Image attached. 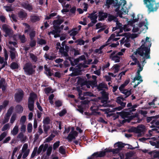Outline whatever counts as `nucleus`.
Returning a JSON list of instances; mask_svg holds the SVG:
<instances>
[{
    "instance_id": "10",
    "label": "nucleus",
    "mask_w": 159,
    "mask_h": 159,
    "mask_svg": "<svg viewBox=\"0 0 159 159\" xmlns=\"http://www.w3.org/2000/svg\"><path fill=\"white\" fill-rule=\"evenodd\" d=\"M132 129L134 132L138 134L139 136L143 134L146 130L145 126L142 125H140L136 127H133Z\"/></svg>"
},
{
    "instance_id": "63",
    "label": "nucleus",
    "mask_w": 159,
    "mask_h": 159,
    "mask_svg": "<svg viewBox=\"0 0 159 159\" xmlns=\"http://www.w3.org/2000/svg\"><path fill=\"white\" fill-rule=\"evenodd\" d=\"M16 115H13L12 116L10 120V123L11 124L13 123L16 119Z\"/></svg>"
},
{
    "instance_id": "17",
    "label": "nucleus",
    "mask_w": 159,
    "mask_h": 159,
    "mask_svg": "<svg viewBox=\"0 0 159 159\" xmlns=\"http://www.w3.org/2000/svg\"><path fill=\"white\" fill-rule=\"evenodd\" d=\"M56 48L57 49H59V52L61 53L62 55L65 57L66 58L68 57V54L66 52H64V49L63 48H62L60 45V43L58 42L56 45Z\"/></svg>"
},
{
    "instance_id": "15",
    "label": "nucleus",
    "mask_w": 159,
    "mask_h": 159,
    "mask_svg": "<svg viewBox=\"0 0 159 159\" xmlns=\"http://www.w3.org/2000/svg\"><path fill=\"white\" fill-rule=\"evenodd\" d=\"M85 59V57L84 55L80 56L79 58L75 59L73 62L72 59L71 58H69L68 60L72 66H74L76 65L77 63L80 61H82L84 60Z\"/></svg>"
},
{
    "instance_id": "24",
    "label": "nucleus",
    "mask_w": 159,
    "mask_h": 159,
    "mask_svg": "<svg viewBox=\"0 0 159 159\" xmlns=\"http://www.w3.org/2000/svg\"><path fill=\"white\" fill-rule=\"evenodd\" d=\"M96 29L100 28V29L98 31V32H100L103 30L106 27V25L101 23L97 24L96 25Z\"/></svg>"
},
{
    "instance_id": "57",
    "label": "nucleus",
    "mask_w": 159,
    "mask_h": 159,
    "mask_svg": "<svg viewBox=\"0 0 159 159\" xmlns=\"http://www.w3.org/2000/svg\"><path fill=\"white\" fill-rule=\"evenodd\" d=\"M35 32L33 30L30 31L29 34L30 39H33V38L35 36Z\"/></svg>"
},
{
    "instance_id": "1",
    "label": "nucleus",
    "mask_w": 159,
    "mask_h": 159,
    "mask_svg": "<svg viewBox=\"0 0 159 159\" xmlns=\"http://www.w3.org/2000/svg\"><path fill=\"white\" fill-rule=\"evenodd\" d=\"M149 38L147 37L145 41L143 40L141 42V46L138 48L135 52V54H139L141 56V58L140 59V62L136 61V62H131L130 63L131 65L137 64L139 67L136 75L132 81V82L134 83L135 84L134 86V88H136L139 84L142 82L143 80L140 75V72L142 70L144 65L146 63L145 61L146 59L150 58V48L151 46V43L149 41Z\"/></svg>"
},
{
    "instance_id": "48",
    "label": "nucleus",
    "mask_w": 159,
    "mask_h": 159,
    "mask_svg": "<svg viewBox=\"0 0 159 159\" xmlns=\"http://www.w3.org/2000/svg\"><path fill=\"white\" fill-rule=\"evenodd\" d=\"M78 33V32L77 31H76L73 29L72 30L69 32L70 35L71 36H75Z\"/></svg>"
},
{
    "instance_id": "34",
    "label": "nucleus",
    "mask_w": 159,
    "mask_h": 159,
    "mask_svg": "<svg viewBox=\"0 0 159 159\" xmlns=\"http://www.w3.org/2000/svg\"><path fill=\"white\" fill-rule=\"evenodd\" d=\"M107 44H106L105 45H104L101 46L100 48L98 49H97L95 50L94 52L95 53H96L98 54H101L102 52V49L104 47L106 46L107 45Z\"/></svg>"
},
{
    "instance_id": "55",
    "label": "nucleus",
    "mask_w": 159,
    "mask_h": 159,
    "mask_svg": "<svg viewBox=\"0 0 159 159\" xmlns=\"http://www.w3.org/2000/svg\"><path fill=\"white\" fill-rule=\"evenodd\" d=\"M49 127L47 125H43V129L45 133L47 134L48 133V131L49 130Z\"/></svg>"
},
{
    "instance_id": "49",
    "label": "nucleus",
    "mask_w": 159,
    "mask_h": 159,
    "mask_svg": "<svg viewBox=\"0 0 159 159\" xmlns=\"http://www.w3.org/2000/svg\"><path fill=\"white\" fill-rule=\"evenodd\" d=\"M60 142L59 141H57L53 144V149L55 150L60 145Z\"/></svg>"
},
{
    "instance_id": "30",
    "label": "nucleus",
    "mask_w": 159,
    "mask_h": 159,
    "mask_svg": "<svg viewBox=\"0 0 159 159\" xmlns=\"http://www.w3.org/2000/svg\"><path fill=\"white\" fill-rule=\"evenodd\" d=\"M44 57L46 60L48 59L49 60H53L56 58V56L53 55H50L47 54H45L44 56Z\"/></svg>"
},
{
    "instance_id": "53",
    "label": "nucleus",
    "mask_w": 159,
    "mask_h": 159,
    "mask_svg": "<svg viewBox=\"0 0 159 159\" xmlns=\"http://www.w3.org/2000/svg\"><path fill=\"white\" fill-rule=\"evenodd\" d=\"M37 150L38 148L37 147L34 148L31 155V157L32 158L34 157L36 155L37 153Z\"/></svg>"
},
{
    "instance_id": "20",
    "label": "nucleus",
    "mask_w": 159,
    "mask_h": 159,
    "mask_svg": "<svg viewBox=\"0 0 159 159\" xmlns=\"http://www.w3.org/2000/svg\"><path fill=\"white\" fill-rule=\"evenodd\" d=\"M108 20L109 21L114 20L116 22V24L118 26V27H120L121 26V24L118 21L115 17L113 16L110 15L109 16Z\"/></svg>"
},
{
    "instance_id": "46",
    "label": "nucleus",
    "mask_w": 159,
    "mask_h": 159,
    "mask_svg": "<svg viewBox=\"0 0 159 159\" xmlns=\"http://www.w3.org/2000/svg\"><path fill=\"white\" fill-rule=\"evenodd\" d=\"M31 20L33 22H35L39 20V17L35 16H32L31 17Z\"/></svg>"
},
{
    "instance_id": "19",
    "label": "nucleus",
    "mask_w": 159,
    "mask_h": 159,
    "mask_svg": "<svg viewBox=\"0 0 159 159\" xmlns=\"http://www.w3.org/2000/svg\"><path fill=\"white\" fill-rule=\"evenodd\" d=\"M15 97L17 101H20L23 97V91L21 89L18 90V93H16Z\"/></svg>"
},
{
    "instance_id": "4",
    "label": "nucleus",
    "mask_w": 159,
    "mask_h": 159,
    "mask_svg": "<svg viewBox=\"0 0 159 159\" xmlns=\"http://www.w3.org/2000/svg\"><path fill=\"white\" fill-rule=\"evenodd\" d=\"M126 144H123L120 142H119L115 143L114 145L115 149H112L110 148L105 149L103 151H100L94 153L90 157H88V159H92L94 157H101L104 156L106 152H112L114 154H117L119 153V151L121 148L123 147ZM129 146L128 148L134 149L135 148L132 147L131 145L127 144Z\"/></svg>"
},
{
    "instance_id": "38",
    "label": "nucleus",
    "mask_w": 159,
    "mask_h": 159,
    "mask_svg": "<svg viewBox=\"0 0 159 159\" xmlns=\"http://www.w3.org/2000/svg\"><path fill=\"white\" fill-rule=\"evenodd\" d=\"M26 16V13L22 11H21L18 13V16L20 18H25Z\"/></svg>"
},
{
    "instance_id": "62",
    "label": "nucleus",
    "mask_w": 159,
    "mask_h": 159,
    "mask_svg": "<svg viewBox=\"0 0 159 159\" xmlns=\"http://www.w3.org/2000/svg\"><path fill=\"white\" fill-rule=\"evenodd\" d=\"M20 146H18L17 147H16L15 148H14L12 154L13 156H14L15 154V153L18 151L20 149Z\"/></svg>"
},
{
    "instance_id": "26",
    "label": "nucleus",
    "mask_w": 159,
    "mask_h": 159,
    "mask_svg": "<svg viewBox=\"0 0 159 159\" xmlns=\"http://www.w3.org/2000/svg\"><path fill=\"white\" fill-rule=\"evenodd\" d=\"M63 22V20L62 19H59L56 20H54L53 23L54 27L55 29L57 28Z\"/></svg>"
},
{
    "instance_id": "8",
    "label": "nucleus",
    "mask_w": 159,
    "mask_h": 159,
    "mask_svg": "<svg viewBox=\"0 0 159 159\" xmlns=\"http://www.w3.org/2000/svg\"><path fill=\"white\" fill-rule=\"evenodd\" d=\"M134 14L133 15V20L129 21L128 22V24L125 25L124 26L123 28V30L125 31H128L130 30L131 29V27H132V25L134 23V22L139 20H141V18H143V16L142 15H139L138 16V19H134Z\"/></svg>"
},
{
    "instance_id": "50",
    "label": "nucleus",
    "mask_w": 159,
    "mask_h": 159,
    "mask_svg": "<svg viewBox=\"0 0 159 159\" xmlns=\"http://www.w3.org/2000/svg\"><path fill=\"white\" fill-rule=\"evenodd\" d=\"M59 152L62 154H65V148L62 146H61L60 147L59 149Z\"/></svg>"
},
{
    "instance_id": "7",
    "label": "nucleus",
    "mask_w": 159,
    "mask_h": 159,
    "mask_svg": "<svg viewBox=\"0 0 159 159\" xmlns=\"http://www.w3.org/2000/svg\"><path fill=\"white\" fill-rule=\"evenodd\" d=\"M2 30L5 33L4 36L5 37L8 36L10 38H12L14 40H16V38L15 37V35H13V32L10 27L6 24H4L2 25Z\"/></svg>"
},
{
    "instance_id": "36",
    "label": "nucleus",
    "mask_w": 159,
    "mask_h": 159,
    "mask_svg": "<svg viewBox=\"0 0 159 159\" xmlns=\"http://www.w3.org/2000/svg\"><path fill=\"white\" fill-rule=\"evenodd\" d=\"M0 63L2 64V67L0 69V70L3 68L5 67V65L7 64L6 61H4L3 58L0 57Z\"/></svg>"
},
{
    "instance_id": "52",
    "label": "nucleus",
    "mask_w": 159,
    "mask_h": 159,
    "mask_svg": "<svg viewBox=\"0 0 159 159\" xmlns=\"http://www.w3.org/2000/svg\"><path fill=\"white\" fill-rule=\"evenodd\" d=\"M32 125L31 123H29L27 126V130L29 133H31L32 131Z\"/></svg>"
},
{
    "instance_id": "40",
    "label": "nucleus",
    "mask_w": 159,
    "mask_h": 159,
    "mask_svg": "<svg viewBox=\"0 0 159 159\" xmlns=\"http://www.w3.org/2000/svg\"><path fill=\"white\" fill-rule=\"evenodd\" d=\"M46 148H43V145H40L39 147L38 151H37V153L38 154H39L41 152L43 151V152H44L46 151Z\"/></svg>"
},
{
    "instance_id": "32",
    "label": "nucleus",
    "mask_w": 159,
    "mask_h": 159,
    "mask_svg": "<svg viewBox=\"0 0 159 159\" xmlns=\"http://www.w3.org/2000/svg\"><path fill=\"white\" fill-rule=\"evenodd\" d=\"M17 137L20 139V140L22 142L25 141L26 139V136H24L23 134L22 133H20L18 135Z\"/></svg>"
},
{
    "instance_id": "35",
    "label": "nucleus",
    "mask_w": 159,
    "mask_h": 159,
    "mask_svg": "<svg viewBox=\"0 0 159 159\" xmlns=\"http://www.w3.org/2000/svg\"><path fill=\"white\" fill-rule=\"evenodd\" d=\"M11 50L10 51L11 53V57L12 59H14L16 55V52L15 50V48H13L11 49Z\"/></svg>"
},
{
    "instance_id": "64",
    "label": "nucleus",
    "mask_w": 159,
    "mask_h": 159,
    "mask_svg": "<svg viewBox=\"0 0 159 159\" xmlns=\"http://www.w3.org/2000/svg\"><path fill=\"white\" fill-rule=\"evenodd\" d=\"M55 105L56 107H59L61 106L62 102L59 100H57L55 102Z\"/></svg>"
},
{
    "instance_id": "59",
    "label": "nucleus",
    "mask_w": 159,
    "mask_h": 159,
    "mask_svg": "<svg viewBox=\"0 0 159 159\" xmlns=\"http://www.w3.org/2000/svg\"><path fill=\"white\" fill-rule=\"evenodd\" d=\"M4 7L7 11H12L13 10L11 6H4Z\"/></svg>"
},
{
    "instance_id": "27",
    "label": "nucleus",
    "mask_w": 159,
    "mask_h": 159,
    "mask_svg": "<svg viewBox=\"0 0 159 159\" xmlns=\"http://www.w3.org/2000/svg\"><path fill=\"white\" fill-rule=\"evenodd\" d=\"M148 153L154 158L159 157V151L154 150L149 152Z\"/></svg>"
},
{
    "instance_id": "13",
    "label": "nucleus",
    "mask_w": 159,
    "mask_h": 159,
    "mask_svg": "<svg viewBox=\"0 0 159 159\" xmlns=\"http://www.w3.org/2000/svg\"><path fill=\"white\" fill-rule=\"evenodd\" d=\"M30 151V150L28 148V144L26 143L24 144L21 149V153L23 154L22 156L23 158H25L28 156Z\"/></svg>"
},
{
    "instance_id": "22",
    "label": "nucleus",
    "mask_w": 159,
    "mask_h": 159,
    "mask_svg": "<svg viewBox=\"0 0 159 159\" xmlns=\"http://www.w3.org/2000/svg\"><path fill=\"white\" fill-rule=\"evenodd\" d=\"M98 20H102L107 17V13H103L102 11H100L98 13Z\"/></svg>"
},
{
    "instance_id": "45",
    "label": "nucleus",
    "mask_w": 159,
    "mask_h": 159,
    "mask_svg": "<svg viewBox=\"0 0 159 159\" xmlns=\"http://www.w3.org/2000/svg\"><path fill=\"white\" fill-rule=\"evenodd\" d=\"M8 102L7 101H5L3 104L2 105L0 106V111L1 110L4 109L5 108V107L7 106V105L8 104Z\"/></svg>"
},
{
    "instance_id": "23",
    "label": "nucleus",
    "mask_w": 159,
    "mask_h": 159,
    "mask_svg": "<svg viewBox=\"0 0 159 159\" xmlns=\"http://www.w3.org/2000/svg\"><path fill=\"white\" fill-rule=\"evenodd\" d=\"M124 100V98L121 96H120L117 98L116 102L121 106L123 107H125L126 103L123 102Z\"/></svg>"
},
{
    "instance_id": "11",
    "label": "nucleus",
    "mask_w": 159,
    "mask_h": 159,
    "mask_svg": "<svg viewBox=\"0 0 159 159\" xmlns=\"http://www.w3.org/2000/svg\"><path fill=\"white\" fill-rule=\"evenodd\" d=\"M36 95L34 93L30 94V97L28 99V107L30 111H32L34 108V100L37 98Z\"/></svg>"
},
{
    "instance_id": "3",
    "label": "nucleus",
    "mask_w": 159,
    "mask_h": 159,
    "mask_svg": "<svg viewBox=\"0 0 159 159\" xmlns=\"http://www.w3.org/2000/svg\"><path fill=\"white\" fill-rule=\"evenodd\" d=\"M112 4L115 9L116 14L120 17H122V15H125L128 13L130 7L126 4L125 0H120L118 2V0H107L105 6L109 8V5Z\"/></svg>"
},
{
    "instance_id": "12",
    "label": "nucleus",
    "mask_w": 159,
    "mask_h": 159,
    "mask_svg": "<svg viewBox=\"0 0 159 159\" xmlns=\"http://www.w3.org/2000/svg\"><path fill=\"white\" fill-rule=\"evenodd\" d=\"M74 129V127H72L71 128V131L67 138V139L69 142H71L73 139H75L78 135L77 132Z\"/></svg>"
},
{
    "instance_id": "61",
    "label": "nucleus",
    "mask_w": 159,
    "mask_h": 159,
    "mask_svg": "<svg viewBox=\"0 0 159 159\" xmlns=\"http://www.w3.org/2000/svg\"><path fill=\"white\" fill-rule=\"evenodd\" d=\"M19 38L22 43H24L25 41V38L24 35L19 36Z\"/></svg>"
},
{
    "instance_id": "41",
    "label": "nucleus",
    "mask_w": 159,
    "mask_h": 159,
    "mask_svg": "<svg viewBox=\"0 0 159 159\" xmlns=\"http://www.w3.org/2000/svg\"><path fill=\"white\" fill-rule=\"evenodd\" d=\"M158 118H155L153 120V121L151 122V124H152L153 127H155L156 125H159V121L157 120L156 119Z\"/></svg>"
},
{
    "instance_id": "43",
    "label": "nucleus",
    "mask_w": 159,
    "mask_h": 159,
    "mask_svg": "<svg viewBox=\"0 0 159 159\" xmlns=\"http://www.w3.org/2000/svg\"><path fill=\"white\" fill-rule=\"evenodd\" d=\"M155 118H159V115H158L155 116L148 117L147 118V121L148 122H150L151 121V122L153 121V120H154Z\"/></svg>"
},
{
    "instance_id": "42",
    "label": "nucleus",
    "mask_w": 159,
    "mask_h": 159,
    "mask_svg": "<svg viewBox=\"0 0 159 159\" xmlns=\"http://www.w3.org/2000/svg\"><path fill=\"white\" fill-rule=\"evenodd\" d=\"M44 69L46 71V73L47 75L49 76H51L52 75V74L50 71L49 68H48L46 65L44 66Z\"/></svg>"
},
{
    "instance_id": "31",
    "label": "nucleus",
    "mask_w": 159,
    "mask_h": 159,
    "mask_svg": "<svg viewBox=\"0 0 159 159\" xmlns=\"http://www.w3.org/2000/svg\"><path fill=\"white\" fill-rule=\"evenodd\" d=\"M23 7L27 10L30 11L32 9L31 6L28 3H24L22 4Z\"/></svg>"
},
{
    "instance_id": "33",
    "label": "nucleus",
    "mask_w": 159,
    "mask_h": 159,
    "mask_svg": "<svg viewBox=\"0 0 159 159\" xmlns=\"http://www.w3.org/2000/svg\"><path fill=\"white\" fill-rule=\"evenodd\" d=\"M120 69V66L118 64H116L114 65L112 68L111 69L115 72L116 73Z\"/></svg>"
},
{
    "instance_id": "54",
    "label": "nucleus",
    "mask_w": 159,
    "mask_h": 159,
    "mask_svg": "<svg viewBox=\"0 0 159 159\" xmlns=\"http://www.w3.org/2000/svg\"><path fill=\"white\" fill-rule=\"evenodd\" d=\"M50 119L48 117H46L45 118L43 121L44 125H47L49 123Z\"/></svg>"
},
{
    "instance_id": "5",
    "label": "nucleus",
    "mask_w": 159,
    "mask_h": 159,
    "mask_svg": "<svg viewBox=\"0 0 159 159\" xmlns=\"http://www.w3.org/2000/svg\"><path fill=\"white\" fill-rule=\"evenodd\" d=\"M138 105H133L132 107L130 109H129V111L125 112L122 111L121 112H119V114H120V116H121L123 118H128L126 120H129V121L133 119V118L138 116V114L136 113L134 115L132 116L131 114L132 111H134L135 110L134 109L135 108L137 107Z\"/></svg>"
},
{
    "instance_id": "6",
    "label": "nucleus",
    "mask_w": 159,
    "mask_h": 159,
    "mask_svg": "<svg viewBox=\"0 0 159 159\" xmlns=\"http://www.w3.org/2000/svg\"><path fill=\"white\" fill-rule=\"evenodd\" d=\"M144 2L150 11H156L159 7V3H156L154 0H144Z\"/></svg>"
},
{
    "instance_id": "18",
    "label": "nucleus",
    "mask_w": 159,
    "mask_h": 159,
    "mask_svg": "<svg viewBox=\"0 0 159 159\" xmlns=\"http://www.w3.org/2000/svg\"><path fill=\"white\" fill-rule=\"evenodd\" d=\"M154 141H150V143L151 145L155 146V148H159V136L152 138Z\"/></svg>"
},
{
    "instance_id": "60",
    "label": "nucleus",
    "mask_w": 159,
    "mask_h": 159,
    "mask_svg": "<svg viewBox=\"0 0 159 159\" xmlns=\"http://www.w3.org/2000/svg\"><path fill=\"white\" fill-rule=\"evenodd\" d=\"M30 56L32 60L34 62H36L37 60V57L34 55L32 54H30Z\"/></svg>"
},
{
    "instance_id": "21",
    "label": "nucleus",
    "mask_w": 159,
    "mask_h": 159,
    "mask_svg": "<svg viewBox=\"0 0 159 159\" xmlns=\"http://www.w3.org/2000/svg\"><path fill=\"white\" fill-rule=\"evenodd\" d=\"M102 99L101 100V102L102 103L105 104L108 99V94L105 92H102Z\"/></svg>"
},
{
    "instance_id": "16",
    "label": "nucleus",
    "mask_w": 159,
    "mask_h": 159,
    "mask_svg": "<svg viewBox=\"0 0 159 159\" xmlns=\"http://www.w3.org/2000/svg\"><path fill=\"white\" fill-rule=\"evenodd\" d=\"M116 52L113 51L110 56V58L115 62H119L120 61V57L115 54Z\"/></svg>"
},
{
    "instance_id": "51",
    "label": "nucleus",
    "mask_w": 159,
    "mask_h": 159,
    "mask_svg": "<svg viewBox=\"0 0 159 159\" xmlns=\"http://www.w3.org/2000/svg\"><path fill=\"white\" fill-rule=\"evenodd\" d=\"M26 119V116H22L20 119V123L21 124H24Z\"/></svg>"
},
{
    "instance_id": "9",
    "label": "nucleus",
    "mask_w": 159,
    "mask_h": 159,
    "mask_svg": "<svg viewBox=\"0 0 159 159\" xmlns=\"http://www.w3.org/2000/svg\"><path fill=\"white\" fill-rule=\"evenodd\" d=\"M35 66H33L31 63H27L24 66V69L26 74L31 75L35 71Z\"/></svg>"
},
{
    "instance_id": "25",
    "label": "nucleus",
    "mask_w": 159,
    "mask_h": 159,
    "mask_svg": "<svg viewBox=\"0 0 159 159\" xmlns=\"http://www.w3.org/2000/svg\"><path fill=\"white\" fill-rule=\"evenodd\" d=\"M120 34H119V33H115L111 35L109 38L108 39V41L110 40H112L113 41H117L119 39V38H116V37L120 36Z\"/></svg>"
},
{
    "instance_id": "2",
    "label": "nucleus",
    "mask_w": 159,
    "mask_h": 159,
    "mask_svg": "<svg viewBox=\"0 0 159 159\" xmlns=\"http://www.w3.org/2000/svg\"><path fill=\"white\" fill-rule=\"evenodd\" d=\"M148 22L145 19V21L143 22L140 23L139 24H136L134 25H132L133 29L132 32L133 33H137V34H129V33H126L125 34V36L123 37L122 39L120 40V44L122 45L124 44V45L126 47H129L130 44L129 43H127L128 40V38H130L134 39L138 37L139 34L142 32L145 33L148 29Z\"/></svg>"
},
{
    "instance_id": "56",
    "label": "nucleus",
    "mask_w": 159,
    "mask_h": 159,
    "mask_svg": "<svg viewBox=\"0 0 159 159\" xmlns=\"http://www.w3.org/2000/svg\"><path fill=\"white\" fill-rule=\"evenodd\" d=\"M7 135V132H4L0 135V141H2Z\"/></svg>"
},
{
    "instance_id": "47",
    "label": "nucleus",
    "mask_w": 159,
    "mask_h": 159,
    "mask_svg": "<svg viewBox=\"0 0 159 159\" xmlns=\"http://www.w3.org/2000/svg\"><path fill=\"white\" fill-rule=\"evenodd\" d=\"M18 65L15 62H13L11 65V67L12 69H16L18 68Z\"/></svg>"
},
{
    "instance_id": "37",
    "label": "nucleus",
    "mask_w": 159,
    "mask_h": 159,
    "mask_svg": "<svg viewBox=\"0 0 159 159\" xmlns=\"http://www.w3.org/2000/svg\"><path fill=\"white\" fill-rule=\"evenodd\" d=\"M121 92L124 94L126 96L125 98L129 96L131 93V90H123V91H121Z\"/></svg>"
},
{
    "instance_id": "28",
    "label": "nucleus",
    "mask_w": 159,
    "mask_h": 159,
    "mask_svg": "<svg viewBox=\"0 0 159 159\" xmlns=\"http://www.w3.org/2000/svg\"><path fill=\"white\" fill-rule=\"evenodd\" d=\"M129 79H127L125 81L124 83L123 84H122L120 85V86L119 87V89L120 92L125 90L124 89V87L129 84Z\"/></svg>"
},
{
    "instance_id": "29",
    "label": "nucleus",
    "mask_w": 159,
    "mask_h": 159,
    "mask_svg": "<svg viewBox=\"0 0 159 159\" xmlns=\"http://www.w3.org/2000/svg\"><path fill=\"white\" fill-rule=\"evenodd\" d=\"M19 130V126L17 125L14 126L11 133L13 135H16L18 133Z\"/></svg>"
},
{
    "instance_id": "14",
    "label": "nucleus",
    "mask_w": 159,
    "mask_h": 159,
    "mask_svg": "<svg viewBox=\"0 0 159 159\" xmlns=\"http://www.w3.org/2000/svg\"><path fill=\"white\" fill-rule=\"evenodd\" d=\"M98 16V13L94 11L92 13L89 15L88 17L90 19L92 23L95 24L97 22V19Z\"/></svg>"
},
{
    "instance_id": "58",
    "label": "nucleus",
    "mask_w": 159,
    "mask_h": 159,
    "mask_svg": "<svg viewBox=\"0 0 159 159\" xmlns=\"http://www.w3.org/2000/svg\"><path fill=\"white\" fill-rule=\"evenodd\" d=\"M16 108L18 112H21L23 110V108L20 105H17L16 107Z\"/></svg>"
},
{
    "instance_id": "39",
    "label": "nucleus",
    "mask_w": 159,
    "mask_h": 159,
    "mask_svg": "<svg viewBox=\"0 0 159 159\" xmlns=\"http://www.w3.org/2000/svg\"><path fill=\"white\" fill-rule=\"evenodd\" d=\"M106 85L104 83L99 84L98 87V89L99 90H102L103 89L106 88Z\"/></svg>"
},
{
    "instance_id": "44",
    "label": "nucleus",
    "mask_w": 159,
    "mask_h": 159,
    "mask_svg": "<svg viewBox=\"0 0 159 159\" xmlns=\"http://www.w3.org/2000/svg\"><path fill=\"white\" fill-rule=\"evenodd\" d=\"M55 135L53 134H51L48 138H47L45 140L46 142H49L51 141L55 137Z\"/></svg>"
}]
</instances>
